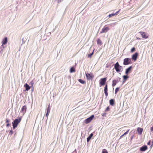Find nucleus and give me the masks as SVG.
I'll list each match as a JSON object with an SVG mask.
<instances>
[{"label":"nucleus","instance_id":"f704fd0d","mask_svg":"<svg viewBox=\"0 0 153 153\" xmlns=\"http://www.w3.org/2000/svg\"><path fill=\"white\" fill-rule=\"evenodd\" d=\"M150 130L151 131H153V126L151 127Z\"/></svg>","mask_w":153,"mask_h":153},{"label":"nucleus","instance_id":"9b49d317","mask_svg":"<svg viewBox=\"0 0 153 153\" xmlns=\"http://www.w3.org/2000/svg\"><path fill=\"white\" fill-rule=\"evenodd\" d=\"M132 67V66H130L128 68L126 69L125 73L126 74H128L131 71V70Z\"/></svg>","mask_w":153,"mask_h":153},{"label":"nucleus","instance_id":"20e7f679","mask_svg":"<svg viewBox=\"0 0 153 153\" xmlns=\"http://www.w3.org/2000/svg\"><path fill=\"white\" fill-rule=\"evenodd\" d=\"M85 75L87 80L92 79L94 77V76L92 73H85Z\"/></svg>","mask_w":153,"mask_h":153},{"label":"nucleus","instance_id":"9d476101","mask_svg":"<svg viewBox=\"0 0 153 153\" xmlns=\"http://www.w3.org/2000/svg\"><path fill=\"white\" fill-rule=\"evenodd\" d=\"M138 54L137 53H135L132 56V59L133 60L135 61L137 58Z\"/></svg>","mask_w":153,"mask_h":153},{"label":"nucleus","instance_id":"393cba45","mask_svg":"<svg viewBox=\"0 0 153 153\" xmlns=\"http://www.w3.org/2000/svg\"><path fill=\"white\" fill-rule=\"evenodd\" d=\"M78 81L82 84H85V81L82 80L81 79H79Z\"/></svg>","mask_w":153,"mask_h":153},{"label":"nucleus","instance_id":"f257e3e1","mask_svg":"<svg viewBox=\"0 0 153 153\" xmlns=\"http://www.w3.org/2000/svg\"><path fill=\"white\" fill-rule=\"evenodd\" d=\"M21 118L19 117L18 119H15L14 121L12 122V124L13 126V128L15 129L19 123L21 122Z\"/></svg>","mask_w":153,"mask_h":153},{"label":"nucleus","instance_id":"2f4dec72","mask_svg":"<svg viewBox=\"0 0 153 153\" xmlns=\"http://www.w3.org/2000/svg\"><path fill=\"white\" fill-rule=\"evenodd\" d=\"M13 133V131L12 130H10V131L9 133V134L10 135H12Z\"/></svg>","mask_w":153,"mask_h":153},{"label":"nucleus","instance_id":"7ed1b4c3","mask_svg":"<svg viewBox=\"0 0 153 153\" xmlns=\"http://www.w3.org/2000/svg\"><path fill=\"white\" fill-rule=\"evenodd\" d=\"M114 68L117 72H119L120 71V70L121 68V66H120L118 62H117L114 65Z\"/></svg>","mask_w":153,"mask_h":153},{"label":"nucleus","instance_id":"423d86ee","mask_svg":"<svg viewBox=\"0 0 153 153\" xmlns=\"http://www.w3.org/2000/svg\"><path fill=\"white\" fill-rule=\"evenodd\" d=\"M107 79L106 78H101L100 79V87L102 85H105Z\"/></svg>","mask_w":153,"mask_h":153},{"label":"nucleus","instance_id":"6ab92c4d","mask_svg":"<svg viewBox=\"0 0 153 153\" xmlns=\"http://www.w3.org/2000/svg\"><path fill=\"white\" fill-rule=\"evenodd\" d=\"M97 44L98 45H101L102 44V41L100 39H98L97 41Z\"/></svg>","mask_w":153,"mask_h":153},{"label":"nucleus","instance_id":"b1692460","mask_svg":"<svg viewBox=\"0 0 153 153\" xmlns=\"http://www.w3.org/2000/svg\"><path fill=\"white\" fill-rule=\"evenodd\" d=\"M51 108L50 105L49 104L48 106V107L47 108V112L50 113V110H51Z\"/></svg>","mask_w":153,"mask_h":153},{"label":"nucleus","instance_id":"72a5a7b5","mask_svg":"<svg viewBox=\"0 0 153 153\" xmlns=\"http://www.w3.org/2000/svg\"><path fill=\"white\" fill-rule=\"evenodd\" d=\"M49 113L47 112L46 115V117H48L49 115Z\"/></svg>","mask_w":153,"mask_h":153},{"label":"nucleus","instance_id":"bb28decb","mask_svg":"<svg viewBox=\"0 0 153 153\" xmlns=\"http://www.w3.org/2000/svg\"><path fill=\"white\" fill-rule=\"evenodd\" d=\"M110 111V108L109 106H108L106 109L105 110V112H107V111Z\"/></svg>","mask_w":153,"mask_h":153},{"label":"nucleus","instance_id":"f03ea898","mask_svg":"<svg viewBox=\"0 0 153 153\" xmlns=\"http://www.w3.org/2000/svg\"><path fill=\"white\" fill-rule=\"evenodd\" d=\"M131 60L130 58H127L123 60V65H127L131 63Z\"/></svg>","mask_w":153,"mask_h":153},{"label":"nucleus","instance_id":"f3484780","mask_svg":"<svg viewBox=\"0 0 153 153\" xmlns=\"http://www.w3.org/2000/svg\"><path fill=\"white\" fill-rule=\"evenodd\" d=\"M120 9L119 10H118L117 12H116V13H112V14H110L108 15L109 17H111L112 16H114L117 15L118 13L119 12V11H120Z\"/></svg>","mask_w":153,"mask_h":153},{"label":"nucleus","instance_id":"6e6552de","mask_svg":"<svg viewBox=\"0 0 153 153\" xmlns=\"http://www.w3.org/2000/svg\"><path fill=\"white\" fill-rule=\"evenodd\" d=\"M109 30V28L107 27H104L103 28L100 33H106Z\"/></svg>","mask_w":153,"mask_h":153},{"label":"nucleus","instance_id":"ddd939ff","mask_svg":"<svg viewBox=\"0 0 153 153\" xmlns=\"http://www.w3.org/2000/svg\"><path fill=\"white\" fill-rule=\"evenodd\" d=\"M108 90V86L106 84L104 87V91L105 94L106 96H107L108 95V93L107 92Z\"/></svg>","mask_w":153,"mask_h":153},{"label":"nucleus","instance_id":"5701e85b","mask_svg":"<svg viewBox=\"0 0 153 153\" xmlns=\"http://www.w3.org/2000/svg\"><path fill=\"white\" fill-rule=\"evenodd\" d=\"M75 69L73 67H72L70 70V72L71 73L72 72H75Z\"/></svg>","mask_w":153,"mask_h":153},{"label":"nucleus","instance_id":"cd10ccee","mask_svg":"<svg viewBox=\"0 0 153 153\" xmlns=\"http://www.w3.org/2000/svg\"><path fill=\"white\" fill-rule=\"evenodd\" d=\"M120 89V88L119 87H117V88L115 90V94H116L118 91H119Z\"/></svg>","mask_w":153,"mask_h":153},{"label":"nucleus","instance_id":"aec40b11","mask_svg":"<svg viewBox=\"0 0 153 153\" xmlns=\"http://www.w3.org/2000/svg\"><path fill=\"white\" fill-rule=\"evenodd\" d=\"M93 134L92 133H91L89 137L87 138V141L88 142L90 140L91 137L93 136Z\"/></svg>","mask_w":153,"mask_h":153},{"label":"nucleus","instance_id":"4c0bfd02","mask_svg":"<svg viewBox=\"0 0 153 153\" xmlns=\"http://www.w3.org/2000/svg\"><path fill=\"white\" fill-rule=\"evenodd\" d=\"M123 136H124V135H123V134L121 136H120V138H121L122 137H123Z\"/></svg>","mask_w":153,"mask_h":153},{"label":"nucleus","instance_id":"4468645a","mask_svg":"<svg viewBox=\"0 0 153 153\" xmlns=\"http://www.w3.org/2000/svg\"><path fill=\"white\" fill-rule=\"evenodd\" d=\"M143 131V129L142 128L138 127L137 128V131L138 133L140 134H141Z\"/></svg>","mask_w":153,"mask_h":153},{"label":"nucleus","instance_id":"a878e982","mask_svg":"<svg viewBox=\"0 0 153 153\" xmlns=\"http://www.w3.org/2000/svg\"><path fill=\"white\" fill-rule=\"evenodd\" d=\"M123 79H124V80L125 81H126L127 79L128 78V76H127L124 75L123 76Z\"/></svg>","mask_w":153,"mask_h":153},{"label":"nucleus","instance_id":"c756f323","mask_svg":"<svg viewBox=\"0 0 153 153\" xmlns=\"http://www.w3.org/2000/svg\"><path fill=\"white\" fill-rule=\"evenodd\" d=\"M135 48L134 47H133L131 49V52H133L135 51Z\"/></svg>","mask_w":153,"mask_h":153},{"label":"nucleus","instance_id":"473e14b6","mask_svg":"<svg viewBox=\"0 0 153 153\" xmlns=\"http://www.w3.org/2000/svg\"><path fill=\"white\" fill-rule=\"evenodd\" d=\"M129 130H130L129 129L126 132H125L123 134V135H126V134H128V132L129 131Z\"/></svg>","mask_w":153,"mask_h":153},{"label":"nucleus","instance_id":"412c9836","mask_svg":"<svg viewBox=\"0 0 153 153\" xmlns=\"http://www.w3.org/2000/svg\"><path fill=\"white\" fill-rule=\"evenodd\" d=\"M9 120L7 119H6V123H7L6 125V126L7 127L9 126L10 125V123H9Z\"/></svg>","mask_w":153,"mask_h":153},{"label":"nucleus","instance_id":"0eeeda50","mask_svg":"<svg viewBox=\"0 0 153 153\" xmlns=\"http://www.w3.org/2000/svg\"><path fill=\"white\" fill-rule=\"evenodd\" d=\"M94 117V115H92L91 117H89L86 119L85 120V123L86 124H88L93 119Z\"/></svg>","mask_w":153,"mask_h":153},{"label":"nucleus","instance_id":"7c9ffc66","mask_svg":"<svg viewBox=\"0 0 153 153\" xmlns=\"http://www.w3.org/2000/svg\"><path fill=\"white\" fill-rule=\"evenodd\" d=\"M93 53H94V51H93V52H92V53H91V54H88V57H91V56L92 55H93Z\"/></svg>","mask_w":153,"mask_h":153},{"label":"nucleus","instance_id":"1a4fd4ad","mask_svg":"<svg viewBox=\"0 0 153 153\" xmlns=\"http://www.w3.org/2000/svg\"><path fill=\"white\" fill-rule=\"evenodd\" d=\"M27 107L26 105L23 106L21 108V111L24 114L26 112Z\"/></svg>","mask_w":153,"mask_h":153},{"label":"nucleus","instance_id":"58836bf2","mask_svg":"<svg viewBox=\"0 0 153 153\" xmlns=\"http://www.w3.org/2000/svg\"><path fill=\"white\" fill-rule=\"evenodd\" d=\"M148 145H149L150 144V141H149L148 143Z\"/></svg>","mask_w":153,"mask_h":153},{"label":"nucleus","instance_id":"4be33fe9","mask_svg":"<svg viewBox=\"0 0 153 153\" xmlns=\"http://www.w3.org/2000/svg\"><path fill=\"white\" fill-rule=\"evenodd\" d=\"M110 104L113 106L114 104V101L113 99H111L110 100Z\"/></svg>","mask_w":153,"mask_h":153},{"label":"nucleus","instance_id":"2eb2a0df","mask_svg":"<svg viewBox=\"0 0 153 153\" xmlns=\"http://www.w3.org/2000/svg\"><path fill=\"white\" fill-rule=\"evenodd\" d=\"M7 42V37H6L3 40L2 43V45L6 44ZM3 45H2V46Z\"/></svg>","mask_w":153,"mask_h":153},{"label":"nucleus","instance_id":"c9c22d12","mask_svg":"<svg viewBox=\"0 0 153 153\" xmlns=\"http://www.w3.org/2000/svg\"><path fill=\"white\" fill-rule=\"evenodd\" d=\"M106 114L105 113L104 114H102V115L103 116H105L106 115Z\"/></svg>","mask_w":153,"mask_h":153},{"label":"nucleus","instance_id":"dca6fc26","mask_svg":"<svg viewBox=\"0 0 153 153\" xmlns=\"http://www.w3.org/2000/svg\"><path fill=\"white\" fill-rule=\"evenodd\" d=\"M24 86L25 88L26 91H28L30 88V87L27 83L25 84Z\"/></svg>","mask_w":153,"mask_h":153},{"label":"nucleus","instance_id":"a211bd4d","mask_svg":"<svg viewBox=\"0 0 153 153\" xmlns=\"http://www.w3.org/2000/svg\"><path fill=\"white\" fill-rule=\"evenodd\" d=\"M118 82V80L115 79L114 80L112 81V86L113 87Z\"/></svg>","mask_w":153,"mask_h":153},{"label":"nucleus","instance_id":"e433bc0d","mask_svg":"<svg viewBox=\"0 0 153 153\" xmlns=\"http://www.w3.org/2000/svg\"><path fill=\"white\" fill-rule=\"evenodd\" d=\"M30 83H31V84L33 86V82H30Z\"/></svg>","mask_w":153,"mask_h":153},{"label":"nucleus","instance_id":"c85d7f7f","mask_svg":"<svg viewBox=\"0 0 153 153\" xmlns=\"http://www.w3.org/2000/svg\"><path fill=\"white\" fill-rule=\"evenodd\" d=\"M102 153H108V152L106 149H104L102 150Z\"/></svg>","mask_w":153,"mask_h":153},{"label":"nucleus","instance_id":"39448f33","mask_svg":"<svg viewBox=\"0 0 153 153\" xmlns=\"http://www.w3.org/2000/svg\"><path fill=\"white\" fill-rule=\"evenodd\" d=\"M140 35H141L143 38L147 39L148 38L149 35L148 34L144 32L140 31L139 32Z\"/></svg>","mask_w":153,"mask_h":153},{"label":"nucleus","instance_id":"f8f14e48","mask_svg":"<svg viewBox=\"0 0 153 153\" xmlns=\"http://www.w3.org/2000/svg\"><path fill=\"white\" fill-rule=\"evenodd\" d=\"M148 149L147 146L146 145H144L140 148V151L142 152Z\"/></svg>","mask_w":153,"mask_h":153}]
</instances>
